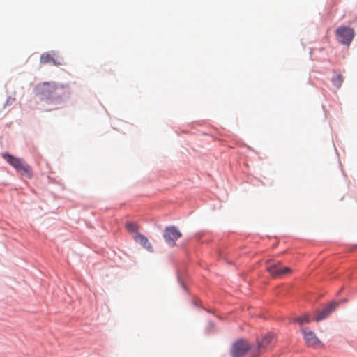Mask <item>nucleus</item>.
Segmentation results:
<instances>
[{
    "instance_id": "f8f14e48",
    "label": "nucleus",
    "mask_w": 357,
    "mask_h": 357,
    "mask_svg": "<svg viewBox=\"0 0 357 357\" xmlns=\"http://www.w3.org/2000/svg\"><path fill=\"white\" fill-rule=\"evenodd\" d=\"M343 80H344V79H343L342 75L340 74H338L333 77L332 82L335 87L339 89L342 86Z\"/></svg>"
},
{
    "instance_id": "20e7f679",
    "label": "nucleus",
    "mask_w": 357,
    "mask_h": 357,
    "mask_svg": "<svg viewBox=\"0 0 357 357\" xmlns=\"http://www.w3.org/2000/svg\"><path fill=\"white\" fill-rule=\"evenodd\" d=\"M273 339V335L266 334L261 340H257V345L251 349V355L253 357H257L261 354L265 352L271 344Z\"/></svg>"
},
{
    "instance_id": "ddd939ff",
    "label": "nucleus",
    "mask_w": 357,
    "mask_h": 357,
    "mask_svg": "<svg viewBox=\"0 0 357 357\" xmlns=\"http://www.w3.org/2000/svg\"><path fill=\"white\" fill-rule=\"evenodd\" d=\"M294 321H296V322L300 324L301 325H302V324H305V323H309L310 318H309V316L307 314H305L303 316H301L300 317H298V318L295 319Z\"/></svg>"
},
{
    "instance_id": "0eeeda50",
    "label": "nucleus",
    "mask_w": 357,
    "mask_h": 357,
    "mask_svg": "<svg viewBox=\"0 0 357 357\" xmlns=\"http://www.w3.org/2000/svg\"><path fill=\"white\" fill-rule=\"evenodd\" d=\"M181 232L175 226L167 227L164 229V239L165 242L171 246H174L176 245V241L181 238Z\"/></svg>"
},
{
    "instance_id": "1a4fd4ad",
    "label": "nucleus",
    "mask_w": 357,
    "mask_h": 357,
    "mask_svg": "<svg viewBox=\"0 0 357 357\" xmlns=\"http://www.w3.org/2000/svg\"><path fill=\"white\" fill-rule=\"evenodd\" d=\"M301 331L308 346L317 347L321 344L320 340L312 331L307 328H302Z\"/></svg>"
},
{
    "instance_id": "4468645a",
    "label": "nucleus",
    "mask_w": 357,
    "mask_h": 357,
    "mask_svg": "<svg viewBox=\"0 0 357 357\" xmlns=\"http://www.w3.org/2000/svg\"><path fill=\"white\" fill-rule=\"evenodd\" d=\"M126 227L128 231L135 232L137 231V225L133 222H127Z\"/></svg>"
},
{
    "instance_id": "423d86ee",
    "label": "nucleus",
    "mask_w": 357,
    "mask_h": 357,
    "mask_svg": "<svg viewBox=\"0 0 357 357\" xmlns=\"http://www.w3.org/2000/svg\"><path fill=\"white\" fill-rule=\"evenodd\" d=\"M252 348L245 340L241 339L232 344L231 354L232 357H242Z\"/></svg>"
},
{
    "instance_id": "9b49d317",
    "label": "nucleus",
    "mask_w": 357,
    "mask_h": 357,
    "mask_svg": "<svg viewBox=\"0 0 357 357\" xmlns=\"http://www.w3.org/2000/svg\"><path fill=\"white\" fill-rule=\"evenodd\" d=\"M135 239L137 242L139 243L144 248L147 249L149 251H153V247L150 243L149 241L144 236L138 234L135 236Z\"/></svg>"
},
{
    "instance_id": "39448f33",
    "label": "nucleus",
    "mask_w": 357,
    "mask_h": 357,
    "mask_svg": "<svg viewBox=\"0 0 357 357\" xmlns=\"http://www.w3.org/2000/svg\"><path fill=\"white\" fill-rule=\"evenodd\" d=\"M335 34L340 43L349 45L354 37V31L350 27L340 26L336 29Z\"/></svg>"
},
{
    "instance_id": "f03ea898",
    "label": "nucleus",
    "mask_w": 357,
    "mask_h": 357,
    "mask_svg": "<svg viewBox=\"0 0 357 357\" xmlns=\"http://www.w3.org/2000/svg\"><path fill=\"white\" fill-rule=\"evenodd\" d=\"M3 158L22 175L28 178L31 177V168L22 159L16 158L9 153H3Z\"/></svg>"
},
{
    "instance_id": "7ed1b4c3",
    "label": "nucleus",
    "mask_w": 357,
    "mask_h": 357,
    "mask_svg": "<svg viewBox=\"0 0 357 357\" xmlns=\"http://www.w3.org/2000/svg\"><path fill=\"white\" fill-rule=\"evenodd\" d=\"M266 269L274 278H280L291 273L290 268L283 267L281 262L272 260L266 261Z\"/></svg>"
},
{
    "instance_id": "2eb2a0df",
    "label": "nucleus",
    "mask_w": 357,
    "mask_h": 357,
    "mask_svg": "<svg viewBox=\"0 0 357 357\" xmlns=\"http://www.w3.org/2000/svg\"><path fill=\"white\" fill-rule=\"evenodd\" d=\"M14 101H15V98H14L9 97L7 99V100H6V105L8 104L10 102H14Z\"/></svg>"
},
{
    "instance_id": "f257e3e1",
    "label": "nucleus",
    "mask_w": 357,
    "mask_h": 357,
    "mask_svg": "<svg viewBox=\"0 0 357 357\" xmlns=\"http://www.w3.org/2000/svg\"><path fill=\"white\" fill-rule=\"evenodd\" d=\"M35 94L50 103L59 102L68 98L70 91L68 85L55 82H43L34 88Z\"/></svg>"
},
{
    "instance_id": "6e6552de",
    "label": "nucleus",
    "mask_w": 357,
    "mask_h": 357,
    "mask_svg": "<svg viewBox=\"0 0 357 357\" xmlns=\"http://www.w3.org/2000/svg\"><path fill=\"white\" fill-rule=\"evenodd\" d=\"M40 63L47 64L52 63L53 65L59 66L64 64L63 59L56 54L55 52H46L41 55Z\"/></svg>"
},
{
    "instance_id": "9d476101",
    "label": "nucleus",
    "mask_w": 357,
    "mask_h": 357,
    "mask_svg": "<svg viewBox=\"0 0 357 357\" xmlns=\"http://www.w3.org/2000/svg\"><path fill=\"white\" fill-rule=\"evenodd\" d=\"M337 306L336 302H331L326 305L320 312L318 313L317 316L314 318V321H319L327 317Z\"/></svg>"
}]
</instances>
